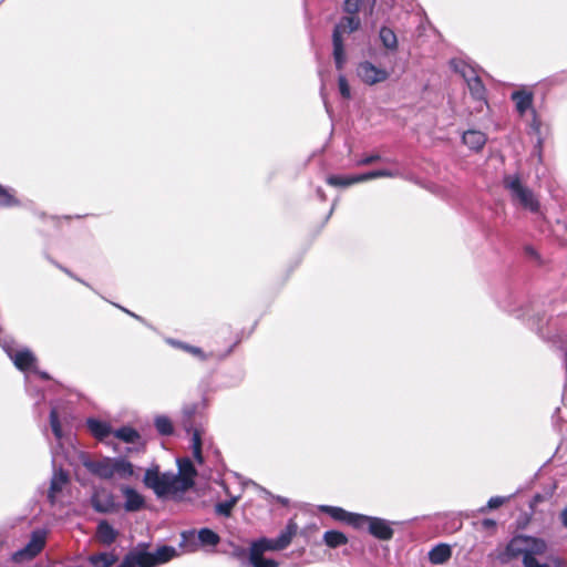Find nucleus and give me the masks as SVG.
I'll return each mask as SVG.
<instances>
[{
  "label": "nucleus",
  "mask_w": 567,
  "mask_h": 567,
  "mask_svg": "<svg viewBox=\"0 0 567 567\" xmlns=\"http://www.w3.org/2000/svg\"><path fill=\"white\" fill-rule=\"evenodd\" d=\"M151 543H137L123 558L117 567H157L178 556L177 549L169 545H162L151 550Z\"/></svg>",
  "instance_id": "obj_1"
},
{
  "label": "nucleus",
  "mask_w": 567,
  "mask_h": 567,
  "mask_svg": "<svg viewBox=\"0 0 567 567\" xmlns=\"http://www.w3.org/2000/svg\"><path fill=\"white\" fill-rule=\"evenodd\" d=\"M81 463L92 475L101 480H112L115 475L128 478L134 474L133 464L124 457L104 456L93 460L84 454L81 456Z\"/></svg>",
  "instance_id": "obj_2"
},
{
  "label": "nucleus",
  "mask_w": 567,
  "mask_h": 567,
  "mask_svg": "<svg viewBox=\"0 0 567 567\" xmlns=\"http://www.w3.org/2000/svg\"><path fill=\"white\" fill-rule=\"evenodd\" d=\"M143 482L158 498L172 497L175 501H181L182 495L186 493L184 488H181V482L174 472L161 473L157 466L146 470Z\"/></svg>",
  "instance_id": "obj_3"
},
{
  "label": "nucleus",
  "mask_w": 567,
  "mask_h": 567,
  "mask_svg": "<svg viewBox=\"0 0 567 567\" xmlns=\"http://www.w3.org/2000/svg\"><path fill=\"white\" fill-rule=\"evenodd\" d=\"M503 187L509 193L511 200L525 210L537 214L540 210V203L528 186L522 179L519 173L505 174L502 179Z\"/></svg>",
  "instance_id": "obj_4"
},
{
  "label": "nucleus",
  "mask_w": 567,
  "mask_h": 567,
  "mask_svg": "<svg viewBox=\"0 0 567 567\" xmlns=\"http://www.w3.org/2000/svg\"><path fill=\"white\" fill-rule=\"evenodd\" d=\"M361 27V20L358 16H344L340 19V21L334 25L332 30V55L334 60V65L338 71L343 70L347 55L343 43V34H351L359 30Z\"/></svg>",
  "instance_id": "obj_5"
},
{
  "label": "nucleus",
  "mask_w": 567,
  "mask_h": 567,
  "mask_svg": "<svg viewBox=\"0 0 567 567\" xmlns=\"http://www.w3.org/2000/svg\"><path fill=\"white\" fill-rule=\"evenodd\" d=\"M548 549L547 543L537 537L518 535L511 539L506 551L511 557L544 555Z\"/></svg>",
  "instance_id": "obj_6"
},
{
  "label": "nucleus",
  "mask_w": 567,
  "mask_h": 567,
  "mask_svg": "<svg viewBox=\"0 0 567 567\" xmlns=\"http://www.w3.org/2000/svg\"><path fill=\"white\" fill-rule=\"evenodd\" d=\"M367 529L371 536L379 540H390L394 535L392 523L377 516L360 514L357 530Z\"/></svg>",
  "instance_id": "obj_7"
},
{
  "label": "nucleus",
  "mask_w": 567,
  "mask_h": 567,
  "mask_svg": "<svg viewBox=\"0 0 567 567\" xmlns=\"http://www.w3.org/2000/svg\"><path fill=\"white\" fill-rule=\"evenodd\" d=\"M47 532L44 529H34L31 533L30 540L27 545L17 550L12 555V559L16 563H21L23 560H30L34 558L45 546Z\"/></svg>",
  "instance_id": "obj_8"
},
{
  "label": "nucleus",
  "mask_w": 567,
  "mask_h": 567,
  "mask_svg": "<svg viewBox=\"0 0 567 567\" xmlns=\"http://www.w3.org/2000/svg\"><path fill=\"white\" fill-rule=\"evenodd\" d=\"M47 532L44 529H34L31 533L30 540L27 545L17 550L12 555V559L16 563H21L23 560H30L34 558L45 546Z\"/></svg>",
  "instance_id": "obj_9"
},
{
  "label": "nucleus",
  "mask_w": 567,
  "mask_h": 567,
  "mask_svg": "<svg viewBox=\"0 0 567 567\" xmlns=\"http://www.w3.org/2000/svg\"><path fill=\"white\" fill-rule=\"evenodd\" d=\"M357 76L365 84V85H375L386 81L390 76V73L383 69L374 65L370 61H361L358 63Z\"/></svg>",
  "instance_id": "obj_10"
},
{
  "label": "nucleus",
  "mask_w": 567,
  "mask_h": 567,
  "mask_svg": "<svg viewBox=\"0 0 567 567\" xmlns=\"http://www.w3.org/2000/svg\"><path fill=\"white\" fill-rule=\"evenodd\" d=\"M90 504L96 513L107 514L117 509L114 495L104 487H95L90 497Z\"/></svg>",
  "instance_id": "obj_11"
},
{
  "label": "nucleus",
  "mask_w": 567,
  "mask_h": 567,
  "mask_svg": "<svg viewBox=\"0 0 567 567\" xmlns=\"http://www.w3.org/2000/svg\"><path fill=\"white\" fill-rule=\"evenodd\" d=\"M451 66L456 72L461 73L462 76L465 79L473 97H475L477 100H481L484 97L485 87L483 85L482 80L476 74H474L473 70H468L467 66L463 62L456 61V60L451 61Z\"/></svg>",
  "instance_id": "obj_12"
},
{
  "label": "nucleus",
  "mask_w": 567,
  "mask_h": 567,
  "mask_svg": "<svg viewBox=\"0 0 567 567\" xmlns=\"http://www.w3.org/2000/svg\"><path fill=\"white\" fill-rule=\"evenodd\" d=\"M2 348L18 370L25 372L35 364L37 358L31 350L24 348L14 351L12 344L6 340L2 343Z\"/></svg>",
  "instance_id": "obj_13"
},
{
  "label": "nucleus",
  "mask_w": 567,
  "mask_h": 567,
  "mask_svg": "<svg viewBox=\"0 0 567 567\" xmlns=\"http://www.w3.org/2000/svg\"><path fill=\"white\" fill-rule=\"evenodd\" d=\"M318 509L321 513L329 515L332 519L344 523L354 529H357V526L359 525V513L348 512L342 507L331 505H320Z\"/></svg>",
  "instance_id": "obj_14"
},
{
  "label": "nucleus",
  "mask_w": 567,
  "mask_h": 567,
  "mask_svg": "<svg viewBox=\"0 0 567 567\" xmlns=\"http://www.w3.org/2000/svg\"><path fill=\"white\" fill-rule=\"evenodd\" d=\"M177 466L178 472L174 473V475L177 476L178 482H181V488H184V491L187 492L195 485V476L197 475V471L188 457L178 458Z\"/></svg>",
  "instance_id": "obj_15"
},
{
  "label": "nucleus",
  "mask_w": 567,
  "mask_h": 567,
  "mask_svg": "<svg viewBox=\"0 0 567 567\" xmlns=\"http://www.w3.org/2000/svg\"><path fill=\"white\" fill-rule=\"evenodd\" d=\"M512 311L511 309H507ZM518 319L526 320L532 329H536L537 333L542 338H546L543 332L542 323L545 321V317L536 312L532 306H526L518 310H513Z\"/></svg>",
  "instance_id": "obj_16"
},
{
  "label": "nucleus",
  "mask_w": 567,
  "mask_h": 567,
  "mask_svg": "<svg viewBox=\"0 0 567 567\" xmlns=\"http://www.w3.org/2000/svg\"><path fill=\"white\" fill-rule=\"evenodd\" d=\"M511 100L515 103L516 112L523 116L527 111L535 110L533 107L534 93L526 89H520L512 92Z\"/></svg>",
  "instance_id": "obj_17"
},
{
  "label": "nucleus",
  "mask_w": 567,
  "mask_h": 567,
  "mask_svg": "<svg viewBox=\"0 0 567 567\" xmlns=\"http://www.w3.org/2000/svg\"><path fill=\"white\" fill-rule=\"evenodd\" d=\"M69 473L60 468H54L51 481H50V487L48 492V499L51 504L55 503L56 494L62 492L63 487L69 483Z\"/></svg>",
  "instance_id": "obj_18"
},
{
  "label": "nucleus",
  "mask_w": 567,
  "mask_h": 567,
  "mask_svg": "<svg viewBox=\"0 0 567 567\" xmlns=\"http://www.w3.org/2000/svg\"><path fill=\"white\" fill-rule=\"evenodd\" d=\"M205 399L200 402L186 403L182 408V425L187 433H190L194 426V416L200 409L205 408Z\"/></svg>",
  "instance_id": "obj_19"
},
{
  "label": "nucleus",
  "mask_w": 567,
  "mask_h": 567,
  "mask_svg": "<svg viewBox=\"0 0 567 567\" xmlns=\"http://www.w3.org/2000/svg\"><path fill=\"white\" fill-rule=\"evenodd\" d=\"M86 426L90 433L99 441H104L114 432L109 422L95 417H89L86 420Z\"/></svg>",
  "instance_id": "obj_20"
},
{
  "label": "nucleus",
  "mask_w": 567,
  "mask_h": 567,
  "mask_svg": "<svg viewBox=\"0 0 567 567\" xmlns=\"http://www.w3.org/2000/svg\"><path fill=\"white\" fill-rule=\"evenodd\" d=\"M462 141L471 151L480 152L485 146L487 137L481 131L467 130L463 133Z\"/></svg>",
  "instance_id": "obj_21"
},
{
  "label": "nucleus",
  "mask_w": 567,
  "mask_h": 567,
  "mask_svg": "<svg viewBox=\"0 0 567 567\" xmlns=\"http://www.w3.org/2000/svg\"><path fill=\"white\" fill-rule=\"evenodd\" d=\"M118 536V532L106 520H101L96 526L97 540L106 546L112 545Z\"/></svg>",
  "instance_id": "obj_22"
},
{
  "label": "nucleus",
  "mask_w": 567,
  "mask_h": 567,
  "mask_svg": "<svg viewBox=\"0 0 567 567\" xmlns=\"http://www.w3.org/2000/svg\"><path fill=\"white\" fill-rule=\"evenodd\" d=\"M427 557L431 564L443 565L451 559L452 548L449 544L440 543L429 551Z\"/></svg>",
  "instance_id": "obj_23"
},
{
  "label": "nucleus",
  "mask_w": 567,
  "mask_h": 567,
  "mask_svg": "<svg viewBox=\"0 0 567 567\" xmlns=\"http://www.w3.org/2000/svg\"><path fill=\"white\" fill-rule=\"evenodd\" d=\"M125 496L124 508L126 512H137L144 506V498L134 488L125 486L122 488Z\"/></svg>",
  "instance_id": "obj_24"
},
{
  "label": "nucleus",
  "mask_w": 567,
  "mask_h": 567,
  "mask_svg": "<svg viewBox=\"0 0 567 567\" xmlns=\"http://www.w3.org/2000/svg\"><path fill=\"white\" fill-rule=\"evenodd\" d=\"M379 40L389 52H395L399 48L398 37L394 30L388 25H382L379 30Z\"/></svg>",
  "instance_id": "obj_25"
},
{
  "label": "nucleus",
  "mask_w": 567,
  "mask_h": 567,
  "mask_svg": "<svg viewBox=\"0 0 567 567\" xmlns=\"http://www.w3.org/2000/svg\"><path fill=\"white\" fill-rule=\"evenodd\" d=\"M261 551H256L254 548H249V567H279V563L272 558H266Z\"/></svg>",
  "instance_id": "obj_26"
},
{
  "label": "nucleus",
  "mask_w": 567,
  "mask_h": 567,
  "mask_svg": "<svg viewBox=\"0 0 567 567\" xmlns=\"http://www.w3.org/2000/svg\"><path fill=\"white\" fill-rule=\"evenodd\" d=\"M298 524L295 522L293 518H290L287 522L286 527L280 532V534L277 537V540L279 542V547H284L285 549L291 544L292 538L298 533Z\"/></svg>",
  "instance_id": "obj_27"
},
{
  "label": "nucleus",
  "mask_w": 567,
  "mask_h": 567,
  "mask_svg": "<svg viewBox=\"0 0 567 567\" xmlns=\"http://www.w3.org/2000/svg\"><path fill=\"white\" fill-rule=\"evenodd\" d=\"M399 176H401L399 171L381 168V169L370 171L367 173L357 174V183H363V182H368V181H371L374 178H381V177L394 178V177H399Z\"/></svg>",
  "instance_id": "obj_28"
},
{
  "label": "nucleus",
  "mask_w": 567,
  "mask_h": 567,
  "mask_svg": "<svg viewBox=\"0 0 567 567\" xmlns=\"http://www.w3.org/2000/svg\"><path fill=\"white\" fill-rule=\"evenodd\" d=\"M250 547L256 549V551H278L285 549L284 547H279V542L276 538H267L260 537L254 542H251Z\"/></svg>",
  "instance_id": "obj_29"
},
{
  "label": "nucleus",
  "mask_w": 567,
  "mask_h": 567,
  "mask_svg": "<svg viewBox=\"0 0 567 567\" xmlns=\"http://www.w3.org/2000/svg\"><path fill=\"white\" fill-rule=\"evenodd\" d=\"M348 542L347 535L339 530L331 529L323 534V543L332 549L347 545Z\"/></svg>",
  "instance_id": "obj_30"
},
{
  "label": "nucleus",
  "mask_w": 567,
  "mask_h": 567,
  "mask_svg": "<svg viewBox=\"0 0 567 567\" xmlns=\"http://www.w3.org/2000/svg\"><path fill=\"white\" fill-rule=\"evenodd\" d=\"M89 563L93 567H111L117 561V556L114 553H97L89 556Z\"/></svg>",
  "instance_id": "obj_31"
},
{
  "label": "nucleus",
  "mask_w": 567,
  "mask_h": 567,
  "mask_svg": "<svg viewBox=\"0 0 567 567\" xmlns=\"http://www.w3.org/2000/svg\"><path fill=\"white\" fill-rule=\"evenodd\" d=\"M113 435L116 439H118L125 443H132V444L140 442L142 439L140 432L130 425H124V426L116 429L113 432Z\"/></svg>",
  "instance_id": "obj_32"
},
{
  "label": "nucleus",
  "mask_w": 567,
  "mask_h": 567,
  "mask_svg": "<svg viewBox=\"0 0 567 567\" xmlns=\"http://www.w3.org/2000/svg\"><path fill=\"white\" fill-rule=\"evenodd\" d=\"M229 550L225 551L229 557L236 559L241 566H248L249 550L235 543H229Z\"/></svg>",
  "instance_id": "obj_33"
},
{
  "label": "nucleus",
  "mask_w": 567,
  "mask_h": 567,
  "mask_svg": "<svg viewBox=\"0 0 567 567\" xmlns=\"http://www.w3.org/2000/svg\"><path fill=\"white\" fill-rule=\"evenodd\" d=\"M197 538L203 546H217L220 542L219 535L208 527L200 528Z\"/></svg>",
  "instance_id": "obj_34"
},
{
  "label": "nucleus",
  "mask_w": 567,
  "mask_h": 567,
  "mask_svg": "<svg viewBox=\"0 0 567 567\" xmlns=\"http://www.w3.org/2000/svg\"><path fill=\"white\" fill-rule=\"evenodd\" d=\"M327 184L333 187H349L357 183V175H330L326 179Z\"/></svg>",
  "instance_id": "obj_35"
},
{
  "label": "nucleus",
  "mask_w": 567,
  "mask_h": 567,
  "mask_svg": "<svg viewBox=\"0 0 567 567\" xmlns=\"http://www.w3.org/2000/svg\"><path fill=\"white\" fill-rule=\"evenodd\" d=\"M154 426L161 435L169 436L174 433L173 423H172L171 419L166 415L155 416Z\"/></svg>",
  "instance_id": "obj_36"
},
{
  "label": "nucleus",
  "mask_w": 567,
  "mask_h": 567,
  "mask_svg": "<svg viewBox=\"0 0 567 567\" xmlns=\"http://www.w3.org/2000/svg\"><path fill=\"white\" fill-rule=\"evenodd\" d=\"M240 496H230L225 502H219L215 505V513L223 517H230L234 506L239 501Z\"/></svg>",
  "instance_id": "obj_37"
},
{
  "label": "nucleus",
  "mask_w": 567,
  "mask_h": 567,
  "mask_svg": "<svg viewBox=\"0 0 567 567\" xmlns=\"http://www.w3.org/2000/svg\"><path fill=\"white\" fill-rule=\"evenodd\" d=\"M0 205L3 207H16L20 206V200L14 196L12 189L6 188L0 185Z\"/></svg>",
  "instance_id": "obj_38"
},
{
  "label": "nucleus",
  "mask_w": 567,
  "mask_h": 567,
  "mask_svg": "<svg viewBox=\"0 0 567 567\" xmlns=\"http://www.w3.org/2000/svg\"><path fill=\"white\" fill-rule=\"evenodd\" d=\"M50 426H51V430H52L54 436L58 440H61L63 436L62 426H61L59 414H58V411L55 408H52L50 411Z\"/></svg>",
  "instance_id": "obj_39"
},
{
  "label": "nucleus",
  "mask_w": 567,
  "mask_h": 567,
  "mask_svg": "<svg viewBox=\"0 0 567 567\" xmlns=\"http://www.w3.org/2000/svg\"><path fill=\"white\" fill-rule=\"evenodd\" d=\"M508 497L493 496L488 499L487 504L478 509V513H486L491 509H496L507 502Z\"/></svg>",
  "instance_id": "obj_40"
},
{
  "label": "nucleus",
  "mask_w": 567,
  "mask_h": 567,
  "mask_svg": "<svg viewBox=\"0 0 567 567\" xmlns=\"http://www.w3.org/2000/svg\"><path fill=\"white\" fill-rule=\"evenodd\" d=\"M362 0H344L342 9L349 16H358L362 7Z\"/></svg>",
  "instance_id": "obj_41"
},
{
  "label": "nucleus",
  "mask_w": 567,
  "mask_h": 567,
  "mask_svg": "<svg viewBox=\"0 0 567 567\" xmlns=\"http://www.w3.org/2000/svg\"><path fill=\"white\" fill-rule=\"evenodd\" d=\"M338 87H339V92L343 99H347V100L351 99V90H350V85H349V82H348L346 75L340 74L338 76Z\"/></svg>",
  "instance_id": "obj_42"
},
{
  "label": "nucleus",
  "mask_w": 567,
  "mask_h": 567,
  "mask_svg": "<svg viewBox=\"0 0 567 567\" xmlns=\"http://www.w3.org/2000/svg\"><path fill=\"white\" fill-rule=\"evenodd\" d=\"M522 563L524 567H550L547 561H540L535 556H522Z\"/></svg>",
  "instance_id": "obj_43"
},
{
  "label": "nucleus",
  "mask_w": 567,
  "mask_h": 567,
  "mask_svg": "<svg viewBox=\"0 0 567 567\" xmlns=\"http://www.w3.org/2000/svg\"><path fill=\"white\" fill-rule=\"evenodd\" d=\"M187 353L202 362H205L210 358V354L206 353L202 348L192 344H189Z\"/></svg>",
  "instance_id": "obj_44"
},
{
  "label": "nucleus",
  "mask_w": 567,
  "mask_h": 567,
  "mask_svg": "<svg viewBox=\"0 0 567 567\" xmlns=\"http://www.w3.org/2000/svg\"><path fill=\"white\" fill-rule=\"evenodd\" d=\"M382 161V157L380 154L378 153H374V154H370V155H367L362 158H360L359 161H357V166H367V165H371L375 162H380Z\"/></svg>",
  "instance_id": "obj_45"
},
{
  "label": "nucleus",
  "mask_w": 567,
  "mask_h": 567,
  "mask_svg": "<svg viewBox=\"0 0 567 567\" xmlns=\"http://www.w3.org/2000/svg\"><path fill=\"white\" fill-rule=\"evenodd\" d=\"M165 342L175 348V349H179L184 352H187V349L189 347V343L187 342H184V341H181V340H177V339H174V338H165Z\"/></svg>",
  "instance_id": "obj_46"
},
{
  "label": "nucleus",
  "mask_w": 567,
  "mask_h": 567,
  "mask_svg": "<svg viewBox=\"0 0 567 567\" xmlns=\"http://www.w3.org/2000/svg\"><path fill=\"white\" fill-rule=\"evenodd\" d=\"M190 432H192V449L202 447L203 443H202V436H200L199 430L193 427V430Z\"/></svg>",
  "instance_id": "obj_47"
},
{
  "label": "nucleus",
  "mask_w": 567,
  "mask_h": 567,
  "mask_svg": "<svg viewBox=\"0 0 567 567\" xmlns=\"http://www.w3.org/2000/svg\"><path fill=\"white\" fill-rule=\"evenodd\" d=\"M190 539L192 540L195 539V530L183 532L182 533L181 546H189L188 543H189Z\"/></svg>",
  "instance_id": "obj_48"
},
{
  "label": "nucleus",
  "mask_w": 567,
  "mask_h": 567,
  "mask_svg": "<svg viewBox=\"0 0 567 567\" xmlns=\"http://www.w3.org/2000/svg\"><path fill=\"white\" fill-rule=\"evenodd\" d=\"M261 491L267 494L268 496H271L272 498H275L279 504H281L282 506H288L289 505V499L287 497H284V496H274L270 492H268L267 489L265 488H261Z\"/></svg>",
  "instance_id": "obj_49"
},
{
  "label": "nucleus",
  "mask_w": 567,
  "mask_h": 567,
  "mask_svg": "<svg viewBox=\"0 0 567 567\" xmlns=\"http://www.w3.org/2000/svg\"><path fill=\"white\" fill-rule=\"evenodd\" d=\"M532 113H533V120H532V123H530V127L534 131L538 132L539 128H540V121L538 120V116H537V113H536L535 110H533Z\"/></svg>",
  "instance_id": "obj_50"
},
{
  "label": "nucleus",
  "mask_w": 567,
  "mask_h": 567,
  "mask_svg": "<svg viewBox=\"0 0 567 567\" xmlns=\"http://www.w3.org/2000/svg\"><path fill=\"white\" fill-rule=\"evenodd\" d=\"M117 307H118L122 311H124L125 313H127L128 316H131L132 318H134V319L138 320L140 322H142V323L146 324L145 319H144V318H142L141 316H138V315H136V313H134V312H132V311H130V310L125 309L124 307H121V306H117Z\"/></svg>",
  "instance_id": "obj_51"
},
{
  "label": "nucleus",
  "mask_w": 567,
  "mask_h": 567,
  "mask_svg": "<svg viewBox=\"0 0 567 567\" xmlns=\"http://www.w3.org/2000/svg\"><path fill=\"white\" fill-rule=\"evenodd\" d=\"M193 455L197 463L203 464L204 457L202 453V447L193 449Z\"/></svg>",
  "instance_id": "obj_52"
},
{
  "label": "nucleus",
  "mask_w": 567,
  "mask_h": 567,
  "mask_svg": "<svg viewBox=\"0 0 567 567\" xmlns=\"http://www.w3.org/2000/svg\"><path fill=\"white\" fill-rule=\"evenodd\" d=\"M560 522L561 525L567 528V506L560 513Z\"/></svg>",
  "instance_id": "obj_53"
},
{
  "label": "nucleus",
  "mask_w": 567,
  "mask_h": 567,
  "mask_svg": "<svg viewBox=\"0 0 567 567\" xmlns=\"http://www.w3.org/2000/svg\"><path fill=\"white\" fill-rule=\"evenodd\" d=\"M483 526L485 528H491V527H495L496 526V522L492 518H485L483 522H482Z\"/></svg>",
  "instance_id": "obj_54"
},
{
  "label": "nucleus",
  "mask_w": 567,
  "mask_h": 567,
  "mask_svg": "<svg viewBox=\"0 0 567 567\" xmlns=\"http://www.w3.org/2000/svg\"><path fill=\"white\" fill-rule=\"evenodd\" d=\"M37 373L39 374V377L43 380H50V375L49 373H47L45 371H37Z\"/></svg>",
  "instance_id": "obj_55"
},
{
  "label": "nucleus",
  "mask_w": 567,
  "mask_h": 567,
  "mask_svg": "<svg viewBox=\"0 0 567 567\" xmlns=\"http://www.w3.org/2000/svg\"><path fill=\"white\" fill-rule=\"evenodd\" d=\"M317 194L321 200H326L324 192L320 187L317 189Z\"/></svg>",
  "instance_id": "obj_56"
},
{
  "label": "nucleus",
  "mask_w": 567,
  "mask_h": 567,
  "mask_svg": "<svg viewBox=\"0 0 567 567\" xmlns=\"http://www.w3.org/2000/svg\"><path fill=\"white\" fill-rule=\"evenodd\" d=\"M63 270L66 272V275H70L71 277H73V278H74V279H76L78 281L82 282L83 285L89 286V285H87L86 282H84L83 280H81V279H79V278L74 277L73 275H71V272H70L69 270H66V269H63Z\"/></svg>",
  "instance_id": "obj_57"
},
{
  "label": "nucleus",
  "mask_w": 567,
  "mask_h": 567,
  "mask_svg": "<svg viewBox=\"0 0 567 567\" xmlns=\"http://www.w3.org/2000/svg\"><path fill=\"white\" fill-rule=\"evenodd\" d=\"M334 205H336V204H333V205H332V207H331V209L329 210V214H328V217H327V218H329V217L331 216V214L333 213Z\"/></svg>",
  "instance_id": "obj_58"
},
{
  "label": "nucleus",
  "mask_w": 567,
  "mask_h": 567,
  "mask_svg": "<svg viewBox=\"0 0 567 567\" xmlns=\"http://www.w3.org/2000/svg\"><path fill=\"white\" fill-rule=\"evenodd\" d=\"M196 548L195 547H192L188 549V551H194Z\"/></svg>",
  "instance_id": "obj_59"
},
{
  "label": "nucleus",
  "mask_w": 567,
  "mask_h": 567,
  "mask_svg": "<svg viewBox=\"0 0 567 567\" xmlns=\"http://www.w3.org/2000/svg\"><path fill=\"white\" fill-rule=\"evenodd\" d=\"M377 0H372V3L374 4Z\"/></svg>",
  "instance_id": "obj_60"
}]
</instances>
